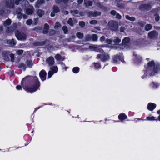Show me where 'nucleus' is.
<instances>
[{"label":"nucleus","mask_w":160,"mask_h":160,"mask_svg":"<svg viewBox=\"0 0 160 160\" xmlns=\"http://www.w3.org/2000/svg\"><path fill=\"white\" fill-rule=\"evenodd\" d=\"M156 107V105L155 104L150 103L148 105L147 108L149 110L152 111Z\"/></svg>","instance_id":"16"},{"label":"nucleus","mask_w":160,"mask_h":160,"mask_svg":"<svg viewBox=\"0 0 160 160\" xmlns=\"http://www.w3.org/2000/svg\"><path fill=\"white\" fill-rule=\"evenodd\" d=\"M11 20L9 19H8L7 20H6L3 23V25L4 26H9L10 25L11 23Z\"/></svg>","instance_id":"22"},{"label":"nucleus","mask_w":160,"mask_h":160,"mask_svg":"<svg viewBox=\"0 0 160 160\" xmlns=\"http://www.w3.org/2000/svg\"><path fill=\"white\" fill-rule=\"evenodd\" d=\"M94 28L96 30L100 31V28L99 27H94Z\"/></svg>","instance_id":"59"},{"label":"nucleus","mask_w":160,"mask_h":160,"mask_svg":"<svg viewBox=\"0 0 160 160\" xmlns=\"http://www.w3.org/2000/svg\"><path fill=\"white\" fill-rule=\"evenodd\" d=\"M101 15V12L97 11H91L88 13V16L89 17H96L100 16Z\"/></svg>","instance_id":"9"},{"label":"nucleus","mask_w":160,"mask_h":160,"mask_svg":"<svg viewBox=\"0 0 160 160\" xmlns=\"http://www.w3.org/2000/svg\"><path fill=\"white\" fill-rule=\"evenodd\" d=\"M62 29L63 30V31L64 32V34H66L68 32V28L66 26H63L62 28Z\"/></svg>","instance_id":"37"},{"label":"nucleus","mask_w":160,"mask_h":160,"mask_svg":"<svg viewBox=\"0 0 160 160\" xmlns=\"http://www.w3.org/2000/svg\"><path fill=\"white\" fill-rule=\"evenodd\" d=\"M84 4L86 7H88L92 5V2L90 0H84Z\"/></svg>","instance_id":"19"},{"label":"nucleus","mask_w":160,"mask_h":160,"mask_svg":"<svg viewBox=\"0 0 160 160\" xmlns=\"http://www.w3.org/2000/svg\"><path fill=\"white\" fill-rule=\"evenodd\" d=\"M47 73L45 71L42 70L39 73V76L41 80L44 81L46 79Z\"/></svg>","instance_id":"12"},{"label":"nucleus","mask_w":160,"mask_h":160,"mask_svg":"<svg viewBox=\"0 0 160 160\" xmlns=\"http://www.w3.org/2000/svg\"><path fill=\"white\" fill-rule=\"evenodd\" d=\"M36 13L40 17H42L45 14L44 11L41 9H37Z\"/></svg>","instance_id":"17"},{"label":"nucleus","mask_w":160,"mask_h":160,"mask_svg":"<svg viewBox=\"0 0 160 160\" xmlns=\"http://www.w3.org/2000/svg\"><path fill=\"white\" fill-rule=\"evenodd\" d=\"M92 39L93 41H97L98 40V36L95 34H93L92 36Z\"/></svg>","instance_id":"31"},{"label":"nucleus","mask_w":160,"mask_h":160,"mask_svg":"<svg viewBox=\"0 0 160 160\" xmlns=\"http://www.w3.org/2000/svg\"><path fill=\"white\" fill-rule=\"evenodd\" d=\"M53 11L51 13V16L53 17L55 16V13L59 12L60 9L56 5L53 6L52 8Z\"/></svg>","instance_id":"10"},{"label":"nucleus","mask_w":160,"mask_h":160,"mask_svg":"<svg viewBox=\"0 0 160 160\" xmlns=\"http://www.w3.org/2000/svg\"><path fill=\"white\" fill-rule=\"evenodd\" d=\"M46 62L50 66L53 65L54 63V58L52 57H49L46 60Z\"/></svg>","instance_id":"11"},{"label":"nucleus","mask_w":160,"mask_h":160,"mask_svg":"<svg viewBox=\"0 0 160 160\" xmlns=\"http://www.w3.org/2000/svg\"><path fill=\"white\" fill-rule=\"evenodd\" d=\"M14 5V4L13 3H11V5H8V7H9V8H11V7H13Z\"/></svg>","instance_id":"63"},{"label":"nucleus","mask_w":160,"mask_h":160,"mask_svg":"<svg viewBox=\"0 0 160 160\" xmlns=\"http://www.w3.org/2000/svg\"><path fill=\"white\" fill-rule=\"evenodd\" d=\"M129 38L128 37L125 38L122 40V42L123 44H125L129 42Z\"/></svg>","instance_id":"32"},{"label":"nucleus","mask_w":160,"mask_h":160,"mask_svg":"<svg viewBox=\"0 0 160 160\" xmlns=\"http://www.w3.org/2000/svg\"><path fill=\"white\" fill-rule=\"evenodd\" d=\"M44 28L49 29V25L47 23L44 24Z\"/></svg>","instance_id":"56"},{"label":"nucleus","mask_w":160,"mask_h":160,"mask_svg":"<svg viewBox=\"0 0 160 160\" xmlns=\"http://www.w3.org/2000/svg\"><path fill=\"white\" fill-rule=\"evenodd\" d=\"M113 62L114 63H117L119 62L120 60H121L122 62L123 61L122 58L119 56L117 55L114 56L113 58Z\"/></svg>","instance_id":"13"},{"label":"nucleus","mask_w":160,"mask_h":160,"mask_svg":"<svg viewBox=\"0 0 160 160\" xmlns=\"http://www.w3.org/2000/svg\"><path fill=\"white\" fill-rule=\"evenodd\" d=\"M151 86L153 88H156L158 87V85L157 83H155L154 82H152L151 84Z\"/></svg>","instance_id":"35"},{"label":"nucleus","mask_w":160,"mask_h":160,"mask_svg":"<svg viewBox=\"0 0 160 160\" xmlns=\"http://www.w3.org/2000/svg\"><path fill=\"white\" fill-rule=\"evenodd\" d=\"M121 40L117 37H115L113 39H107V42L108 44H117L120 42Z\"/></svg>","instance_id":"7"},{"label":"nucleus","mask_w":160,"mask_h":160,"mask_svg":"<svg viewBox=\"0 0 160 160\" xmlns=\"http://www.w3.org/2000/svg\"><path fill=\"white\" fill-rule=\"evenodd\" d=\"M48 73V78H50L54 73H56L58 71V68L57 66L52 67Z\"/></svg>","instance_id":"6"},{"label":"nucleus","mask_w":160,"mask_h":160,"mask_svg":"<svg viewBox=\"0 0 160 160\" xmlns=\"http://www.w3.org/2000/svg\"><path fill=\"white\" fill-rule=\"evenodd\" d=\"M22 17V15L20 13H19L18 15V18L20 19Z\"/></svg>","instance_id":"60"},{"label":"nucleus","mask_w":160,"mask_h":160,"mask_svg":"<svg viewBox=\"0 0 160 160\" xmlns=\"http://www.w3.org/2000/svg\"><path fill=\"white\" fill-rule=\"evenodd\" d=\"M33 78L35 81V85L33 87H26L24 88L25 90L30 92H32L37 90L38 88L40 85V83L38 80L37 77L35 76L33 77Z\"/></svg>","instance_id":"1"},{"label":"nucleus","mask_w":160,"mask_h":160,"mask_svg":"<svg viewBox=\"0 0 160 160\" xmlns=\"http://www.w3.org/2000/svg\"><path fill=\"white\" fill-rule=\"evenodd\" d=\"M67 23L70 26H73L74 24L77 23V21L74 19H72L71 18H70L68 20Z\"/></svg>","instance_id":"15"},{"label":"nucleus","mask_w":160,"mask_h":160,"mask_svg":"<svg viewBox=\"0 0 160 160\" xmlns=\"http://www.w3.org/2000/svg\"><path fill=\"white\" fill-rule=\"evenodd\" d=\"M34 9L33 7H32L31 8L28 9L26 11L27 13L28 14H32L33 12Z\"/></svg>","instance_id":"25"},{"label":"nucleus","mask_w":160,"mask_h":160,"mask_svg":"<svg viewBox=\"0 0 160 160\" xmlns=\"http://www.w3.org/2000/svg\"><path fill=\"white\" fill-rule=\"evenodd\" d=\"M148 120H154V117H148Z\"/></svg>","instance_id":"57"},{"label":"nucleus","mask_w":160,"mask_h":160,"mask_svg":"<svg viewBox=\"0 0 160 160\" xmlns=\"http://www.w3.org/2000/svg\"><path fill=\"white\" fill-rule=\"evenodd\" d=\"M71 12L73 15L75 16H78V11L77 10H71Z\"/></svg>","instance_id":"30"},{"label":"nucleus","mask_w":160,"mask_h":160,"mask_svg":"<svg viewBox=\"0 0 160 160\" xmlns=\"http://www.w3.org/2000/svg\"><path fill=\"white\" fill-rule=\"evenodd\" d=\"M16 88L17 90H20L21 89L22 87L20 85H18L16 86Z\"/></svg>","instance_id":"53"},{"label":"nucleus","mask_w":160,"mask_h":160,"mask_svg":"<svg viewBox=\"0 0 160 160\" xmlns=\"http://www.w3.org/2000/svg\"><path fill=\"white\" fill-rule=\"evenodd\" d=\"M105 39V38L104 36H102L100 38V41L101 42L104 41Z\"/></svg>","instance_id":"48"},{"label":"nucleus","mask_w":160,"mask_h":160,"mask_svg":"<svg viewBox=\"0 0 160 160\" xmlns=\"http://www.w3.org/2000/svg\"><path fill=\"white\" fill-rule=\"evenodd\" d=\"M158 35V32L155 31H153L150 32L148 34V37L151 38L157 37Z\"/></svg>","instance_id":"14"},{"label":"nucleus","mask_w":160,"mask_h":160,"mask_svg":"<svg viewBox=\"0 0 160 160\" xmlns=\"http://www.w3.org/2000/svg\"><path fill=\"white\" fill-rule=\"evenodd\" d=\"M44 44V43L42 42H37V43H35V44L37 45H42Z\"/></svg>","instance_id":"47"},{"label":"nucleus","mask_w":160,"mask_h":160,"mask_svg":"<svg viewBox=\"0 0 160 160\" xmlns=\"http://www.w3.org/2000/svg\"><path fill=\"white\" fill-rule=\"evenodd\" d=\"M55 33V31L53 30H50L49 31V34L50 35H52L54 34Z\"/></svg>","instance_id":"43"},{"label":"nucleus","mask_w":160,"mask_h":160,"mask_svg":"<svg viewBox=\"0 0 160 160\" xmlns=\"http://www.w3.org/2000/svg\"><path fill=\"white\" fill-rule=\"evenodd\" d=\"M9 56L11 58V61L12 62H13L14 61V55L12 53L10 54Z\"/></svg>","instance_id":"41"},{"label":"nucleus","mask_w":160,"mask_h":160,"mask_svg":"<svg viewBox=\"0 0 160 160\" xmlns=\"http://www.w3.org/2000/svg\"><path fill=\"white\" fill-rule=\"evenodd\" d=\"M127 118V116L124 113L121 114L118 116L119 119L122 120L125 119Z\"/></svg>","instance_id":"21"},{"label":"nucleus","mask_w":160,"mask_h":160,"mask_svg":"<svg viewBox=\"0 0 160 160\" xmlns=\"http://www.w3.org/2000/svg\"><path fill=\"white\" fill-rule=\"evenodd\" d=\"M76 36L79 39H81L83 38L84 35L82 33L78 32L76 33Z\"/></svg>","instance_id":"29"},{"label":"nucleus","mask_w":160,"mask_h":160,"mask_svg":"<svg viewBox=\"0 0 160 160\" xmlns=\"http://www.w3.org/2000/svg\"><path fill=\"white\" fill-rule=\"evenodd\" d=\"M98 46L97 45H92L89 47V48L91 50H94L99 52H103V50L102 49L98 48Z\"/></svg>","instance_id":"8"},{"label":"nucleus","mask_w":160,"mask_h":160,"mask_svg":"<svg viewBox=\"0 0 160 160\" xmlns=\"http://www.w3.org/2000/svg\"><path fill=\"white\" fill-rule=\"evenodd\" d=\"M111 14L113 15V16H115L117 14V13L116 12L115 10H112L110 12Z\"/></svg>","instance_id":"46"},{"label":"nucleus","mask_w":160,"mask_h":160,"mask_svg":"<svg viewBox=\"0 0 160 160\" xmlns=\"http://www.w3.org/2000/svg\"><path fill=\"white\" fill-rule=\"evenodd\" d=\"M92 38V36L88 34L85 36V39L87 41H89L91 40Z\"/></svg>","instance_id":"33"},{"label":"nucleus","mask_w":160,"mask_h":160,"mask_svg":"<svg viewBox=\"0 0 160 160\" xmlns=\"http://www.w3.org/2000/svg\"><path fill=\"white\" fill-rule=\"evenodd\" d=\"M26 63L27 65L30 68H31L33 65L32 61L30 60H27Z\"/></svg>","instance_id":"23"},{"label":"nucleus","mask_w":160,"mask_h":160,"mask_svg":"<svg viewBox=\"0 0 160 160\" xmlns=\"http://www.w3.org/2000/svg\"><path fill=\"white\" fill-rule=\"evenodd\" d=\"M125 18L126 19L131 21H134L135 20V18L134 17H130L129 15H126Z\"/></svg>","instance_id":"24"},{"label":"nucleus","mask_w":160,"mask_h":160,"mask_svg":"<svg viewBox=\"0 0 160 160\" xmlns=\"http://www.w3.org/2000/svg\"><path fill=\"white\" fill-rule=\"evenodd\" d=\"M23 52V51L22 50H19L16 51V53L18 55L22 54Z\"/></svg>","instance_id":"40"},{"label":"nucleus","mask_w":160,"mask_h":160,"mask_svg":"<svg viewBox=\"0 0 160 160\" xmlns=\"http://www.w3.org/2000/svg\"><path fill=\"white\" fill-rule=\"evenodd\" d=\"M152 26L150 24H147L145 27V30L147 31L150 30L152 28Z\"/></svg>","instance_id":"27"},{"label":"nucleus","mask_w":160,"mask_h":160,"mask_svg":"<svg viewBox=\"0 0 160 160\" xmlns=\"http://www.w3.org/2000/svg\"><path fill=\"white\" fill-rule=\"evenodd\" d=\"M95 67L96 68H98L100 67V64L98 63H96L95 64Z\"/></svg>","instance_id":"52"},{"label":"nucleus","mask_w":160,"mask_h":160,"mask_svg":"<svg viewBox=\"0 0 160 160\" xmlns=\"http://www.w3.org/2000/svg\"><path fill=\"white\" fill-rule=\"evenodd\" d=\"M152 70L154 73L157 72V68L156 67L155 63L153 61H152L148 63V66L147 70Z\"/></svg>","instance_id":"5"},{"label":"nucleus","mask_w":160,"mask_h":160,"mask_svg":"<svg viewBox=\"0 0 160 160\" xmlns=\"http://www.w3.org/2000/svg\"><path fill=\"white\" fill-rule=\"evenodd\" d=\"M79 25L82 27H83L85 25V23L83 21L79 22Z\"/></svg>","instance_id":"42"},{"label":"nucleus","mask_w":160,"mask_h":160,"mask_svg":"<svg viewBox=\"0 0 160 160\" xmlns=\"http://www.w3.org/2000/svg\"><path fill=\"white\" fill-rule=\"evenodd\" d=\"M15 34L17 39L19 40L24 41L26 39V35L23 32L17 31H15Z\"/></svg>","instance_id":"4"},{"label":"nucleus","mask_w":160,"mask_h":160,"mask_svg":"<svg viewBox=\"0 0 160 160\" xmlns=\"http://www.w3.org/2000/svg\"><path fill=\"white\" fill-rule=\"evenodd\" d=\"M7 43L10 46H14L16 44V43L13 39L9 40L7 41Z\"/></svg>","instance_id":"20"},{"label":"nucleus","mask_w":160,"mask_h":160,"mask_svg":"<svg viewBox=\"0 0 160 160\" xmlns=\"http://www.w3.org/2000/svg\"><path fill=\"white\" fill-rule=\"evenodd\" d=\"M101 54H98L97 57L98 58H100L102 61H105L108 60L110 58V57L108 54L106 52H101Z\"/></svg>","instance_id":"3"},{"label":"nucleus","mask_w":160,"mask_h":160,"mask_svg":"<svg viewBox=\"0 0 160 160\" xmlns=\"http://www.w3.org/2000/svg\"><path fill=\"white\" fill-rule=\"evenodd\" d=\"M55 58L58 60H60L61 59H64V58H62V56L59 54H57L55 56Z\"/></svg>","instance_id":"26"},{"label":"nucleus","mask_w":160,"mask_h":160,"mask_svg":"<svg viewBox=\"0 0 160 160\" xmlns=\"http://www.w3.org/2000/svg\"><path fill=\"white\" fill-rule=\"evenodd\" d=\"M32 21L31 19L28 20L26 22V24L28 25H30L32 23Z\"/></svg>","instance_id":"44"},{"label":"nucleus","mask_w":160,"mask_h":160,"mask_svg":"<svg viewBox=\"0 0 160 160\" xmlns=\"http://www.w3.org/2000/svg\"><path fill=\"white\" fill-rule=\"evenodd\" d=\"M141 7L145 9H149L151 8V6L148 4H142L141 5Z\"/></svg>","instance_id":"28"},{"label":"nucleus","mask_w":160,"mask_h":160,"mask_svg":"<svg viewBox=\"0 0 160 160\" xmlns=\"http://www.w3.org/2000/svg\"><path fill=\"white\" fill-rule=\"evenodd\" d=\"M38 19L37 18H35L34 19V22L35 23V25H36L37 23H38Z\"/></svg>","instance_id":"55"},{"label":"nucleus","mask_w":160,"mask_h":160,"mask_svg":"<svg viewBox=\"0 0 160 160\" xmlns=\"http://www.w3.org/2000/svg\"><path fill=\"white\" fill-rule=\"evenodd\" d=\"M65 15H68V12L67 11H63L62 12Z\"/></svg>","instance_id":"54"},{"label":"nucleus","mask_w":160,"mask_h":160,"mask_svg":"<svg viewBox=\"0 0 160 160\" xmlns=\"http://www.w3.org/2000/svg\"><path fill=\"white\" fill-rule=\"evenodd\" d=\"M108 25L110 29L114 31L117 30L118 27V22L116 21L113 20H111L109 21Z\"/></svg>","instance_id":"2"},{"label":"nucleus","mask_w":160,"mask_h":160,"mask_svg":"<svg viewBox=\"0 0 160 160\" xmlns=\"http://www.w3.org/2000/svg\"><path fill=\"white\" fill-rule=\"evenodd\" d=\"M134 55L136 57V59L138 62L141 61L142 60V58L140 56H138L137 54H134Z\"/></svg>","instance_id":"34"},{"label":"nucleus","mask_w":160,"mask_h":160,"mask_svg":"<svg viewBox=\"0 0 160 160\" xmlns=\"http://www.w3.org/2000/svg\"><path fill=\"white\" fill-rule=\"evenodd\" d=\"M9 53V52L8 51H4L3 52V53H5L6 54H8Z\"/></svg>","instance_id":"64"},{"label":"nucleus","mask_w":160,"mask_h":160,"mask_svg":"<svg viewBox=\"0 0 160 160\" xmlns=\"http://www.w3.org/2000/svg\"><path fill=\"white\" fill-rule=\"evenodd\" d=\"M61 26V25L58 22H57L55 23V25L54 26V28L55 29H57L59 27H60Z\"/></svg>","instance_id":"39"},{"label":"nucleus","mask_w":160,"mask_h":160,"mask_svg":"<svg viewBox=\"0 0 160 160\" xmlns=\"http://www.w3.org/2000/svg\"><path fill=\"white\" fill-rule=\"evenodd\" d=\"M48 29L44 28L43 30V33L44 34H46L48 32Z\"/></svg>","instance_id":"51"},{"label":"nucleus","mask_w":160,"mask_h":160,"mask_svg":"<svg viewBox=\"0 0 160 160\" xmlns=\"http://www.w3.org/2000/svg\"><path fill=\"white\" fill-rule=\"evenodd\" d=\"M97 21L95 20H93L90 22V23L91 24H97Z\"/></svg>","instance_id":"45"},{"label":"nucleus","mask_w":160,"mask_h":160,"mask_svg":"<svg viewBox=\"0 0 160 160\" xmlns=\"http://www.w3.org/2000/svg\"><path fill=\"white\" fill-rule=\"evenodd\" d=\"M79 70V68L78 67H75L73 68L72 69L73 72L74 73H78Z\"/></svg>","instance_id":"36"},{"label":"nucleus","mask_w":160,"mask_h":160,"mask_svg":"<svg viewBox=\"0 0 160 160\" xmlns=\"http://www.w3.org/2000/svg\"><path fill=\"white\" fill-rule=\"evenodd\" d=\"M45 0H38L35 5V7L36 8H38L42 4L45 3Z\"/></svg>","instance_id":"18"},{"label":"nucleus","mask_w":160,"mask_h":160,"mask_svg":"<svg viewBox=\"0 0 160 160\" xmlns=\"http://www.w3.org/2000/svg\"><path fill=\"white\" fill-rule=\"evenodd\" d=\"M83 0H78V4H80L83 2Z\"/></svg>","instance_id":"58"},{"label":"nucleus","mask_w":160,"mask_h":160,"mask_svg":"<svg viewBox=\"0 0 160 160\" xmlns=\"http://www.w3.org/2000/svg\"><path fill=\"white\" fill-rule=\"evenodd\" d=\"M116 15V18L118 19H120L121 18V15L119 13H117Z\"/></svg>","instance_id":"49"},{"label":"nucleus","mask_w":160,"mask_h":160,"mask_svg":"<svg viewBox=\"0 0 160 160\" xmlns=\"http://www.w3.org/2000/svg\"><path fill=\"white\" fill-rule=\"evenodd\" d=\"M68 0H56V2L57 3H59L62 2H63L64 3H67Z\"/></svg>","instance_id":"38"},{"label":"nucleus","mask_w":160,"mask_h":160,"mask_svg":"<svg viewBox=\"0 0 160 160\" xmlns=\"http://www.w3.org/2000/svg\"><path fill=\"white\" fill-rule=\"evenodd\" d=\"M155 19L156 21H158L159 20V17L158 15L155 16Z\"/></svg>","instance_id":"50"},{"label":"nucleus","mask_w":160,"mask_h":160,"mask_svg":"<svg viewBox=\"0 0 160 160\" xmlns=\"http://www.w3.org/2000/svg\"><path fill=\"white\" fill-rule=\"evenodd\" d=\"M124 28L123 27H121V28H120V31L121 32H122L124 31Z\"/></svg>","instance_id":"61"},{"label":"nucleus","mask_w":160,"mask_h":160,"mask_svg":"<svg viewBox=\"0 0 160 160\" xmlns=\"http://www.w3.org/2000/svg\"><path fill=\"white\" fill-rule=\"evenodd\" d=\"M41 29V28L40 27H37L35 28V30H40Z\"/></svg>","instance_id":"62"}]
</instances>
